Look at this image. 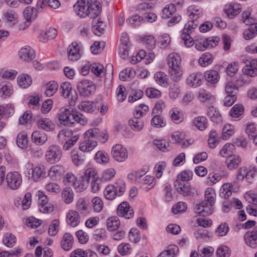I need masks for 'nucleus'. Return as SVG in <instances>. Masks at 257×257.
<instances>
[{
    "instance_id": "f257e3e1",
    "label": "nucleus",
    "mask_w": 257,
    "mask_h": 257,
    "mask_svg": "<svg viewBox=\"0 0 257 257\" xmlns=\"http://www.w3.org/2000/svg\"><path fill=\"white\" fill-rule=\"evenodd\" d=\"M75 14L81 18L95 19L100 13V3L92 0H78L73 6Z\"/></svg>"
},
{
    "instance_id": "f03ea898",
    "label": "nucleus",
    "mask_w": 257,
    "mask_h": 257,
    "mask_svg": "<svg viewBox=\"0 0 257 257\" xmlns=\"http://www.w3.org/2000/svg\"><path fill=\"white\" fill-rule=\"evenodd\" d=\"M181 58L179 54L172 53L170 54L167 58V63L170 68V73L172 79H180L183 74V71L180 64Z\"/></svg>"
},
{
    "instance_id": "7ed1b4c3",
    "label": "nucleus",
    "mask_w": 257,
    "mask_h": 257,
    "mask_svg": "<svg viewBox=\"0 0 257 257\" xmlns=\"http://www.w3.org/2000/svg\"><path fill=\"white\" fill-rule=\"evenodd\" d=\"M62 156L61 148L58 145H51L49 146L46 151V160L50 164L58 162Z\"/></svg>"
},
{
    "instance_id": "20e7f679",
    "label": "nucleus",
    "mask_w": 257,
    "mask_h": 257,
    "mask_svg": "<svg viewBox=\"0 0 257 257\" xmlns=\"http://www.w3.org/2000/svg\"><path fill=\"white\" fill-rule=\"evenodd\" d=\"M62 95L68 99L69 104L71 106H74L78 99L77 92L72 89L71 84L68 81L63 82L61 85Z\"/></svg>"
},
{
    "instance_id": "39448f33",
    "label": "nucleus",
    "mask_w": 257,
    "mask_h": 257,
    "mask_svg": "<svg viewBox=\"0 0 257 257\" xmlns=\"http://www.w3.org/2000/svg\"><path fill=\"white\" fill-rule=\"evenodd\" d=\"M111 155L115 161L123 162L128 157V152L126 149L121 145L116 144L112 148Z\"/></svg>"
},
{
    "instance_id": "423d86ee",
    "label": "nucleus",
    "mask_w": 257,
    "mask_h": 257,
    "mask_svg": "<svg viewBox=\"0 0 257 257\" xmlns=\"http://www.w3.org/2000/svg\"><path fill=\"white\" fill-rule=\"evenodd\" d=\"M8 187L11 189H17L22 184L21 174L18 172H9L6 178Z\"/></svg>"
},
{
    "instance_id": "0eeeda50",
    "label": "nucleus",
    "mask_w": 257,
    "mask_h": 257,
    "mask_svg": "<svg viewBox=\"0 0 257 257\" xmlns=\"http://www.w3.org/2000/svg\"><path fill=\"white\" fill-rule=\"evenodd\" d=\"M72 110L66 107H62L58 114V118L61 124L71 126L74 121H72Z\"/></svg>"
},
{
    "instance_id": "6e6552de",
    "label": "nucleus",
    "mask_w": 257,
    "mask_h": 257,
    "mask_svg": "<svg viewBox=\"0 0 257 257\" xmlns=\"http://www.w3.org/2000/svg\"><path fill=\"white\" fill-rule=\"evenodd\" d=\"M77 88L81 95L88 96L95 92L96 87L92 81H79L77 84Z\"/></svg>"
},
{
    "instance_id": "1a4fd4ad",
    "label": "nucleus",
    "mask_w": 257,
    "mask_h": 257,
    "mask_svg": "<svg viewBox=\"0 0 257 257\" xmlns=\"http://www.w3.org/2000/svg\"><path fill=\"white\" fill-rule=\"evenodd\" d=\"M81 43L74 42L70 45L67 49L68 56L69 60L76 61L81 57Z\"/></svg>"
},
{
    "instance_id": "9d476101",
    "label": "nucleus",
    "mask_w": 257,
    "mask_h": 257,
    "mask_svg": "<svg viewBox=\"0 0 257 257\" xmlns=\"http://www.w3.org/2000/svg\"><path fill=\"white\" fill-rule=\"evenodd\" d=\"M174 186L177 192L184 196L193 195L196 192L195 189L191 187L188 183H184L178 180L176 181Z\"/></svg>"
},
{
    "instance_id": "9b49d317",
    "label": "nucleus",
    "mask_w": 257,
    "mask_h": 257,
    "mask_svg": "<svg viewBox=\"0 0 257 257\" xmlns=\"http://www.w3.org/2000/svg\"><path fill=\"white\" fill-rule=\"evenodd\" d=\"M244 75L254 77L257 76V58L251 60L242 69Z\"/></svg>"
},
{
    "instance_id": "f8f14e48",
    "label": "nucleus",
    "mask_w": 257,
    "mask_h": 257,
    "mask_svg": "<svg viewBox=\"0 0 257 257\" xmlns=\"http://www.w3.org/2000/svg\"><path fill=\"white\" fill-rule=\"evenodd\" d=\"M159 85L163 87H165L167 85H169V96L170 97L173 99H176L180 93V89L177 81H170L168 84V81H159Z\"/></svg>"
},
{
    "instance_id": "ddd939ff",
    "label": "nucleus",
    "mask_w": 257,
    "mask_h": 257,
    "mask_svg": "<svg viewBox=\"0 0 257 257\" xmlns=\"http://www.w3.org/2000/svg\"><path fill=\"white\" fill-rule=\"evenodd\" d=\"M213 212L212 206L209 205L206 202H201L196 204L195 212L200 216H207L211 215Z\"/></svg>"
},
{
    "instance_id": "4468645a",
    "label": "nucleus",
    "mask_w": 257,
    "mask_h": 257,
    "mask_svg": "<svg viewBox=\"0 0 257 257\" xmlns=\"http://www.w3.org/2000/svg\"><path fill=\"white\" fill-rule=\"evenodd\" d=\"M244 239L246 244L252 248L257 247V227L253 230L248 231L244 234Z\"/></svg>"
},
{
    "instance_id": "2eb2a0df",
    "label": "nucleus",
    "mask_w": 257,
    "mask_h": 257,
    "mask_svg": "<svg viewBox=\"0 0 257 257\" xmlns=\"http://www.w3.org/2000/svg\"><path fill=\"white\" fill-rule=\"evenodd\" d=\"M241 7L236 3H231L225 6L224 11L230 18H233L240 13Z\"/></svg>"
},
{
    "instance_id": "dca6fc26",
    "label": "nucleus",
    "mask_w": 257,
    "mask_h": 257,
    "mask_svg": "<svg viewBox=\"0 0 257 257\" xmlns=\"http://www.w3.org/2000/svg\"><path fill=\"white\" fill-rule=\"evenodd\" d=\"M117 214L121 217H124L126 219H130L133 217L134 212L133 210L130 209L128 203L126 202H122L117 207Z\"/></svg>"
},
{
    "instance_id": "f3484780",
    "label": "nucleus",
    "mask_w": 257,
    "mask_h": 257,
    "mask_svg": "<svg viewBox=\"0 0 257 257\" xmlns=\"http://www.w3.org/2000/svg\"><path fill=\"white\" fill-rule=\"evenodd\" d=\"M19 56L22 60L30 62L35 57V53L31 47L25 46L19 50Z\"/></svg>"
},
{
    "instance_id": "a211bd4d",
    "label": "nucleus",
    "mask_w": 257,
    "mask_h": 257,
    "mask_svg": "<svg viewBox=\"0 0 257 257\" xmlns=\"http://www.w3.org/2000/svg\"><path fill=\"white\" fill-rule=\"evenodd\" d=\"M46 171L45 167L38 165L34 168L32 171V178L35 182H38L45 177Z\"/></svg>"
},
{
    "instance_id": "6ab92c4d",
    "label": "nucleus",
    "mask_w": 257,
    "mask_h": 257,
    "mask_svg": "<svg viewBox=\"0 0 257 257\" xmlns=\"http://www.w3.org/2000/svg\"><path fill=\"white\" fill-rule=\"evenodd\" d=\"M39 12V10L36 8L27 7L23 12V15L27 22H31L38 17Z\"/></svg>"
},
{
    "instance_id": "aec40b11",
    "label": "nucleus",
    "mask_w": 257,
    "mask_h": 257,
    "mask_svg": "<svg viewBox=\"0 0 257 257\" xmlns=\"http://www.w3.org/2000/svg\"><path fill=\"white\" fill-rule=\"evenodd\" d=\"M65 170L63 166L55 165L51 167L48 172V175L52 180H57L63 174Z\"/></svg>"
},
{
    "instance_id": "412c9836",
    "label": "nucleus",
    "mask_w": 257,
    "mask_h": 257,
    "mask_svg": "<svg viewBox=\"0 0 257 257\" xmlns=\"http://www.w3.org/2000/svg\"><path fill=\"white\" fill-rule=\"evenodd\" d=\"M66 220L68 224L74 227L80 223V216L77 211L70 210L67 214Z\"/></svg>"
},
{
    "instance_id": "4be33fe9",
    "label": "nucleus",
    "mask_w": 257,
    "mask_h": 257,
    "mask_svg": "<svg viewBox=\"0 0 257 257\" xmlns=\"http://www.w3.org/2000/svg\"><path fill=\"white\" fill-rule=\"evenodd\" d=\"M73 237L70 233H65L61 241V247L66 251L69 250L73 244Z\"/></svg>"
},
{
    "instance_id": "5701e85b",
    "label": "nucleus",
    "mask_w": 257,
    "mask_h": 257,
    "mask_svg": "<svg viewBox=\"0 0 257 257\" xmlns=\"http://www.w3.org/2000/svg\"><path fill=\"white\" fill-rule=\"evenodd\" d=\"M32 140L35 144L42 145L47 142L48 137L45 133L39 131H36L32 134Z\"/></svg>"
},
{
    "instance_id": "b1692460",
    "label": "nucleus",
    "mask_w": 257,
    "mask_h": 257,
    "mask_svg": "<svg viewBox=\"0 0 257 257\" xmlns=\"http://www.w3.org/2000/svg\"><path fill=\"white\" fill-rule=\"evenodd\" d=\"M207 114L210 120L216 123H219L222 121V117L220 112L213 106L208 107Z\"/></svg>"
},
{
    "instance_id": "393cba45",
    "label": "nucleus",
    "mask_w": 257,
    "mask_h": 257,
    "mask_svg": "<svg viewBox=\"0 0 257 257\" xmlns=\"http://www.w3.org/2000/svg\"><path fill=\"white\" fill-rule=\"evenodd\" d=\"M37 125L39 128L45 131H51L54 129L55 125L54 123L49 119L43 118L37 121Z\"/></svg>"
},
{
    "instance_id": "a878e982",
    "label": "nucleus",
    "mask_w": 257,
    "mask_h": 257,
    "mask_svg": "<svg viewBox=\"0 0 257 257\" xmlns=\"http://www.w3.org/2000/svg\"><path fill=\"white\" fill-rule=\"evenodd\" d=\"M31 194L27 192L25 194L24 198L22 199L20 198H18L15 200V204L21 205L22 209L24 210L28 209L31 204Z\"/></svg>"
},
{
    "instance_id": "bb28decb",
    "label": "nucleus",
    "mask_w": 257,
    "mask_h": 257,
    "mask_svg": "<svg viewBox=\"0 0 257 257\" xmlns=\"http://www.w3.org/2000/svg\"><path fill=\"white\" fill-rule=\"evenodd\" d=\"M97 142L92 139H85L80 144L79 149L84 152H90L93 150L97 146Z\"/></svg>"
},
{
    "instance_id": "cd10ccee",
    "label": "nucleus",
    "mask_w": 257,
    "mask_h": 257,
    "mask_svg": "<svg viewBox=\"0 0 257 257\" xmlns=\"http://www.w3.org/2000/svg\"><path fill=\"white\" fill-rule=\"evenodd\" d=\"M18 74L17 71L14 69H8L6 68H0V80H14Z\"/></svg>"
},
{
    "instance_id": "c85d7f7f",
    "label": "nucleus",
    "mask_w": 257,
    "mask_h": 257,
    "mask_svg": "<svg viewBox=\"0 0 257 257\" xmlns=\"http://www.w3.org/2000/svg\"><path fill=\"white\" fill-rule=\"evenodd\" d=\"M198 98L202 102L213 103L215 101V97L204 89H201L199 91Z\"/></svg>"
},
{
    "instance_id": "c756f323",
    "label": "nucleus",
    "mask_w": 257,
    "mask_h": 257,
    "mask_svg": "<svg viewBox=\"0 0 257 257\" xmlns=\"http://www.w3.org/2000/svg\"><path fill=\"white\" fill-rule=\"evenodd\" d=\"M216 194L214 190L211 188H208L205 190L204 193V200L207 204L213 206L215 202Z\"/></svg>"
},
{
    "instance_id": "7c9ffc66",
    "label": "nucleus",
    "mask_w": 257,
    "mask_h": 257,
    "mask_svg": "<svg viewBox=\"0 0 257 257\" xmlns=\"http://www.w3.org/2000/svg\"><path fill=\"white\" fill-rule=\"evenodd\" d=\"M241 160L237 155H232L226 159L225 163L228 169L232 170L236 168L241 163Z\"/></svg>"
},
{
    "instance_id": "2f4dec72",
    "label": "nucleus",
    "mask_w": 257,
    "mask_h": 257,
    "mask_svg": "<svg viewBox=\"0 0 257 257\" xmlns=\"http://www.w3.org/2000/svg\"><path fill=\"white\" fill-rule=\"evenodd\" d=\"M214 60L212 54L206 52L203 53L198 60L199 64L202 67H206L211 64Z\"/></svg>"
},
{
    "instance_id": "473e14b6",
    "label": "nucleus",
    "mask_w": 257,
    "mask_h": 257,
    "mask_svg": "<svg viewBox=\"0 0 257 257\" xmlns=\"http://www.w3.org/2000/svg\"><path fill=\"white\" fill-rule=\"evenodd\" d=\"M188 14L191 19H196L203 15V10L197 6H190L188 8Z\"/></svg>"
},
{
    "instance_id": "72a5a7b5",
    "label": "nucleus",
    "mask_w": 257,
    "mask_h": 257,
    "mask_svg": "<svg viewBox=\"0 0 257 257\" xmlns=\"http://www.w3.org/2000/svg\"><path fill=\"white\" fill-rule=\"evenodd\" d=\"M136 72L131 67H127L121 71L119 74L120 80H128L134 78Z\"/></svg>"
},
{
    "instance_id": "f704fd0d",
    "label": "nucleus",
    "mask_w": 257,
    "mask_h": 257,
    "mask_svg": "<svg viewBox=\"0 0 257 257\" xmlns=\"http://www.w3.org/2000/svg\"><path fill=\"white\" fill-rule=\"evenodd\" d=\"M179 252V248L175 245H170L163 251L158 257H174Z\"/></svg>"
},
{
    "instance_id": "c9c22d12",
    "label": "nucleus",
    "mask_w": 257,
    "mask_h": 257,
    "mask_svg": "<svg viewBox=\"0 0 257 257\" xmlns=\"http://www.w3.org/2000/svg\"><path fill=\"white\" fill-rule=\"evenodd\" d=\"M16 143L19 148L23 149L27 148L29 144L27 133L25 132L19 133L17 136Z\"/></svg>"
},
{
    "instance_id": "e433bc0d",
    "label": "nucleus",
    "mask_w": 257,
    "mask_h": 257,
    "mask_svg": "<svg viewBox=\"0 0 257 257\" xmlns=\"http://www.w3.org/2000/svg\"><path fill=\"white\" fill-rule=\"evenodd\" d=\"M45 93L47 96H52L56 92L58 84L56 81H48L45 86Z\"/></svg>"
},
{
    "instance_id": "4c0bfd02",
    "label": "nucleus",
    "mask_w": 257,
    "mask_h": 257,
    "mask_svg": "<svg viewBox=\"0 0 257 257\" xmlns=\"http://www.w3.org/2000/svg\"><path fill=\"white\" fill-rule=\"evenodd\" d=\"M75 135L73 132L70 129H63L61 130L58 135V141L60 143H63L68 139H70Z\"/></svg>"
},
{
    "instance_id": "58836bf2",
    "label": "nucleus",
    "mask_w": 257,
    "mask_h": 257,
    "mask_svg": "<svg viewBox=\"0 0 257 257\" xmlns=\"http://www.w3.org/2000/svg\"><path fill=\"white\" fill-rule=\"evenodd\" d=\"M98 176L96 170L93 168H90L87 169L85 170L84 176L83 177V181L88 182L90 180L91 181H92L96 179H98Z\"/></svg>"
},
{
    "instance_id": "ea45409f",
    "label": "nucleus",
    "mask_w": 257,
    "mask_h": 257,
    "mask_svg": "<svg viewBox=\"0 0 257 257\" xmlns=\"http://www.w3.org/2000/svg\"><path fill=\"white\" fill-rule=\"evenodd\" d=\"M80 110L88 113H92L95 110L94 104L93 101H82L78 105Z\"/></svg>"
},
{
    "instance_id": "a19ab883",
    "label": "nucleus",
    "mask_w": 257,
    "mask_h": 257,
    "mask_svg": "<svg viewBox=\"0 0 257 257\" xmlns=\"http://www.w3.org/2000/svg\"><path fill=\"white\" fill-rule=\"evenodd\" d=\"M115 186L113 185H108L104 191V195L107 200H113L117 196V192Z\"/></svg>"
},
{
    "instance_id": "79ce46f5",
    "label": "nucleus",
    "mask_w": 257,
    "mask_h": 257,
    "mask_svg": "<svg viewBox=\"0 0 257 257\" xmlns=\"http://www.w3.org/2000/svg\"><path fill=\"white\" fill-rule=\"evenodd\" d=\"M105 25L104 23L101 21H93L92 30L93 33L96 36H100L104 31V27Z\"/></svg>"
},
{
    "instance_id": "37998d69",
    "label": "nucleus",
    "mask_w": 257,
    "mask_h": 257,
    "mask_svg": "<svg viewBox=\"0 0 257 257\" xmlns=\"http://www.w3.org/2000/svg\"><path fill=\"white\" fill-rule=\"evenodd\" d=\"M235 149V146L232 144H226L220 151V155L223 157H229L232 156L233 151Z\"/></svg>"
},
{
    "instance_id": "c03bdc74",
    "label": "nucleus",
    "mask_w": 257,
    "mask_h": 257,
    "mask_svg": "<svg viewBox=\"0 0 257 257\" xmlns=\"http://www.w3.org/2000/svg\"><path fill=\"white\" fill-rule=\"evenodd\" d=\"M64 183L66 185L76 188L78 186V182L75 176L72 173H68L64 179Z\"/></svg>"
},
{
    "instance_id": "a18cd8bd",
    "label": "nucleus",
    "mask_w": 257,
    "mask_h": 257,
    "mask_svg": "<svg viewBox=\"0 0 257 257\" xmlns=\"http://www.w3.org/2000/svg\"><path fill=\"white\" fill-rule=\"evenodd\" d=\"M128 122L131 128L135 131H140L144 125V122L142 119H138L136 118L130 119Z\"/></svg>"
},
{
    "instance_id": "49530a36",
    "label": "nucleus",
    "mask_w": 257,
    "mask_h": 257,
    "mask_svg": "<svg viewBox=\"0 0 257 257\" xmlns=\"http://www.w3.org/2000/svg\"><path fill=\"white\" fill-rule=\"evenodd\" d=\"M3 241L5 245L9 247H12L16 242V237L12 233L7 232L4 234Z\"/></svg>"
},
{
    "instance_id": "de8ad7c7",
    "label": "nucleus",
    "mask_w": 257,
    "mask_h": 257,
    "mask_svg": "<svg viewBox=\"0 0 257 257\" xmlns=\"http://www.w3.org/2000/svg\"><path fill=\"white\" fill-rule=\"evenodd\" d=\"M143 186H145V188L147 190H150L153 188L156 185L155 179L154 177L149 175L144 176L142 178V183Z\"/></svg>"
},
{
    "instance_id": "09e8293b",
    "label": "nucleus",
    "mask_w": 257,
    "mask_h": 257,
    "mask_svg": "<svg viewBox=\"0 0 257 257\" xmlns=\"http://www.w3.org/2000/svg\"><path fill=\"white\" fill-rule=\"evenodd\" d=\"M243 112V106L241 104H236L230 109L229 114L231 117L237 118L241 115Z\"/></svg>"
},
{
    "instance_id": "8fccbe9b",
    "label": "nucleus",
    "mask_w": 257,
    "mask_h": 257,
    "mask_svg": "<svg viewBox=\"0 0 257 257\" xmlns=\"http://www.w3.org/2000/svg\"><path fill=\"white\" fill-rule=\"evenodd\" d=\"M193 122L194 125L200 131H203L207 127V119L204 116H198L195 118Z\"/></svg>"
},
{
    "instance_id": "3c124183",
    "label": "nucleus",
    "mask_w": 257,
    "mask_h": 257,
    "mask_svg": "<svg viewBox=\"0 0 257 257\" xmlns=\"http://www.w3.org/2000/svg\"><path fill=\"white\" fill-rule=\"evenodd\" d=\"M126 22L131 26L136 27L141 25L143 22V18L138 15H135L127 18Z\"/></svg>"
},
{
    "instance_id": "603ef678",
    "label": "nucleus",
    "mask_w": 257,
    "mask_h": 257,
    "mask_svg": "<svg viewBox=\"0 0 257 257\" xmlns=\"http://www.w3.org/2000/svg\"><path fill=\"white\" fill-rule=\"evenodd\" d=\"M176 10L174 5H168L162 10V17L163 19H168L176 12Z\"/></svg>"
},
{
    "instance_id": "864d4df0",
    "label": "nucleus",
    "mask_w": 257,
    "mask_h": 257,
    "mask_svg": "<svg viewBox=\"0 0 257 257\" xmlns=\"http://www.w3.org/2000/svg\"><path fill=\"white\" fill-rule=\"evenodd\" d=\"M13 89L10 86L4 83L0 84V96L5 98L13 93Z\"/></svg>"
},
{
    "instance_id": "5fc2aeb1",
    "label": "nucleus",
    "mask_w": 257,
    "mask_h": 257,
    "mask_svg": "<svg viewBox=\"0 0 257 257\" xmlns=\"http://www.w3.org/2000/svg\"><path fill=\"white\" fill-rule=\"evenodd\" d=\"M73 192L69 188H65L62 192V197L67 204L71 203L73 200Z\"/></svg>"
},
{
    "instance_id": "6e6d98bb",
    "label": "nucleus",
    "mask_w": 257,
    "mask_h": 257,
    "mask_svg": "<svg viewBox=\"0 0 257 257\" xmlns=\"http://www.w3.org/2000/svg\"><path fill=\"white\" fill-rule=\"evenodd\" d=\"M143 43L149 50H152L156 46V41L153 36L148 35L143 38Z\"/></svg>"
},
{
    "instance_id": "4d7b16f0",
    "label": "nucleus",
    "mask_w": 257,
    "mask_h": 257,
    "mask_svg": "<svg viewBox=\"0 0 257 257\" xmlns=\"http://www.w3.org/2000/svg\"><path fill=\"white\" fill-rule=\"evenodd\" d=\"M60 229V221L58 219L53 220L49 227L48 233L51 236H55Z\"/></svg>"
},
{
    "instance_id": "13d9d810",
    "label": "nucleus",
    "mask_w": 257,
    "mask_h": 257,
    "mask_svg": "<svg viewBox=\"0 0 257 257\" xmlns=\"http://www.w3.org/2000/svg\"><path fill=\"white\" fill-rule=\"evenodd\" d=\"M172 120L176 123H178L183 120L182 113L177 108H173L170 110Z\"/></svg>"
},
{
    "instance_id": "bf43d9fd",
    "label": "nucleus",
    "mask_w": 257,
    "mask_h": 257,
    "mask_svg": "<svg viewBox=\"0 0 257 257\" xmlns=\"http://www.w3.org/2000/svg\"><path fill=\"white\" fill-rule=\"evenodd\" d=\"M115 171L113 168H108L105 170L102 173L100 178L101 181H107L114 177Z\"/></svg>"
},
{
    "instance_id": "052dcab7",
    "label": "nucleus",
    "mask_w": 257,
    "mask_h": 257,
    "mask_svg": "<svg viewBox=\"0 0 257 257\" xmlns=\"http://www.w3.org/2000/svg\"><path fill=\"white\" fill-rule=\"evenodd\" d=\"M120 225V222L116 216L109 218L107 220V226L109 230L116 229Z\"/></svg>"
},
{
    "instance_id": "680f3d73",
    "label": "nucleus",
    "mask_w": 257,
    "mask_h": 257,
    "mask_svg": "<svg viewBox=\"0 0 257 257\" xmlns=\"http://www.w3.org/2000/svg\"><path fill=\"white\" fill-rule=\"evenodd\" d=\"M153 115L151 122L152 125L157 128L163 127L166 125V122L160 115Z\"/></svg>"
},
{
    "instance_id": "e2e57ef3",
    "label": "nucleus",
    "mask_w": 257,
    "mask_h": 257,
    "mask_svg": "<svg viewBox=\"0 0 257 257\" xmlns=\"http://www.w3.org/2000/svg\"><path fill=\"white\" fill-rule=\"evenodd\" d=\"M206 80H218L220 78L219 73L215 70H209L204 72Z\"/></svg>"
},
{
    "instance_id": "0e129e2a",
    "label": "nucleus",
    "mask_w": 257,
    "mask_h": 257,
    "mask_svg": "<svg viewBox=\"0 0 257 257\" xmlns=\"http://www.w3.org/2000/svg\"><path fill=\"white\" fill-rule=\"evenodd\" d=\"M91 72L98 77L104 75L103 66L100 63H93L91 65Z\"/></svg>"
},
{
    "instance_id": "69168bd1",
    "label": "nucleus",
    "mask_w": 257,
    "mask_h": 257,
    "mask_svg": "<svg viewBox=\"0 0 257 257\" xmlns=\"http://www.w3.org/2000/svg\"><path fill=\"white\" fill-rule=\"evenodd\" d=\"M198 23L196 20L189 21L185 25L182 34H190L193 29L197 26Z\"/></svg>"
},
{
    "instance_id": "338daca9",
    "label": "nucleus",
    "mask_w": 257,
    "mask_h": 257,
    "mask_svg": "<svg viewBox=\"0 0 257 257\" xmlns=\"http://www.w3.org/2000/svg\"><path fill=\"white\" fill-rule=\"evenodd\" d=\"M105 47V43L104 42L95 41L91 46L90 50L93 54H97L100 53Z\"/></svg>"
},
{
    "instance_id": "774afa93",
    "label": "nucleus",
    "mask_w": 257,
    "mask_h": 257,
    "mask_svg": "<svg viewBox=\"0 0 257 257\" xmlns=\"http://www.w3.org/2000/svg\"><path fill=\"white\" fill-rule=\"evenodd\" d=\"M205 40L202 37H197L195 39V47L200 51H203L206 49Z\"/></svg>"
}]
</instances>
